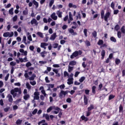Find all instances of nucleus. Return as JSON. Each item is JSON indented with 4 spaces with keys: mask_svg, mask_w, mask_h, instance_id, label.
I'll list each match as a JSON object with an SVG mask.
<instances>
[{
    "mask_svg": "<svg viewBox=\"0 0 125 125\" xmlns=\"http://www.w3.org/2000/svg\"><path fill=\"white\" fill-rule=\"evenodd\" d=\"M114 98H115V95L111 94L108 97V100L110 101V100H112V99H114Z\"/></svg>",
    "mask_w": 125,
    "mask_h": 125,
    "instance_id": "cd10ccee",
    "label": "nucleus"
},
{
    "mask_svg": "<svg viewBox=\"0 0 125 125\" xmlns=\"http://www.w3.org/2000/svg\"><path fill=\"white\" fill-rule=\"evenodd\" d=\"M53 3H54V0H51L49 4V7H51Z\"/></svg>",
    "mask_w": 125,
    "mask_h": 125,
    "instance_id": "37998d69",
    "label": "nucleus"
},
{
    "mask_svg": "<svg viewBox=\"0 0 125 125\" xmlns=\"http://www.w3.org/2000/svg\"><path fill=\"white\" fill-rule=\"evenodd\" d=\"M119 113H124V106L122 104L119 106Z\"/></svg>",
    "mask_w": 125,
    "mask_h": 125,
    "instance_id": "4be33fe9",
    "label": "nucleus"
},
{
    "mask_svg": "<svg viewBox=\"0 0 125 125\" xmlns=\"http://www.w3.org/2000/svg\"><path fill=\"white\" fill-rule=\"evenodd\" d=\"M96 86L94 85L92 86V93H93V94H95V93H96Z\"/></svg>",
    "mask_w": 125,
    "mask_h": 125,
    "instance_id": "412c9836",
    "label": "nucleus"
},
{
    "mask_svg": "<svg viewBox=\"0 0 125 125\" xmlns=\"http://www.w3.org/2000/svg\"><path fill=\"white\" fill-rule=\"evenodd\" d=\"M34 100H40V92H35L34 93Z\"/></svg>",
    "mask_w": 125,
    "mask_h": 125,
    "instance_id": "423d86ee",
    "label": "nucleus"
},
{
    "mask_svg": "<svg viewBox=\"0 0 125 125\" xmlns=\"http://www.w3.org/2000/svg\"><path fill=\"white\" fill-rule=\"evenodd\" d=\"M15 92H19V94H21L22 92L21 91V88L18 87H16L14 89L11 90V94L13 95L14 98H15L17 96V93Z\"/></svg>",
    "mask_w": 125,
    "mask_h": 125,
    "instance_id": "f03ea898",
    "label": "nucleus"
},
{
    "mask_svg": "<svg viewBox=\"0 0 125 125\" xmlns=\"http://www.w3.org/2000/svg\"><path fill=\"white\" fill-rule=\"evenodd\" d=\"M21 101L22 100L21 99H18L15 102V103H16V104H19Z\"/></svg>",
    "mask_w": 125,
    "mask_h": 125,
    "instance_id": "de8ad7c7",
    "label": "nucleus"
},
{
    "mask_svg": "<svg viewBox=\"0 0 125 125\" xmlns=\"http://www.w3.org/2000/svg\"><path fill=\"white\" fill-rule=\"evenodd\" d=\"M83 101L84 105H87L88 104V99H87V97L85 95H83Z\"/></svg>",
    "mask_w": 125,
    "mask_h": 125,
    "instance_id": "6e6552de",
    "label": "nucleus"
},
{
    "mask_svg": "<svg viewBox=\"0 0 125 125\" xmlns=\"http://www.w3.org/2000/svg\"><path fill=\"white\" fill-rule=\"evenodd\" d=\"M7 98H8V101L10 103H12L13 101V98H12V96L10 95V94H9L7 96Z\"/></svg>",
    "mask_w": 125,
    "mask_h": 125,
    "instance_id": "9b49d317",
    "label": "nucleus"
},
{
    "mask_svg": "<svg viewBox=\"0 0 125 125\" xmlns=\"http://www.w3.org/2000/svg\"><path fill=\"white\" fill-rule=\"evenodd\" d=\"M81 119H82V121H84V122H87V121H88V118L85 117L84 115L82 116Z\"/></svg>",
    "mask_w": 125,
    "mask_h": 125,
    "instance_id": "aec40b11",
    "label": "nucleus"
},
{
    "mask_svg": "<svg viewBox=\"0 0 125 125\" xmlns=\"http://www.w3.org/2000/svg\"><path fill=\"white\" fill-rule=\"evenodd\" d=\"M30 23L31 25H34V24H35L36 26H38V25H39V22H38V21H37V20H36V19H33L31 21Z\"/></svg>",
    "mask_w": 125,
    "mask_h": 125,
    "instance_id": "0eeeda50",
    "label": "nucleus"
},
{
    "mask_svg": "<svg viewBox=\"0 0 125 125\" xmlns=\"http://www.w3.org/2000/svg\"><path fill=\"white\" fill-rule=\"evenodd\" d=\"M64 77H69V73L67 71H64L63 72Z\"/></svg>",
    "mask_w": 125,
    "mask_h": 125,
    "instance_id": "864d4df0",
    "label": "nucleus"
},
{
    "mask_svg": "<svg viewBox=\"0 0 125 125\" xmlns=\"http://www.w3.org/2000/svg\"><path fill=\"white\" fill-rule=\"evenodd\" d=\"M14 35V33L13 32H11V33L10 32H5L3 34V36L4 38H7L8 37H9V38H11L13 37V35Z\"/></svg>",
    "mask_w": 125,
    "mask_h": 125,
    "instance_id": "39448f33",
    "label": "nucleus"
},
{
    "mask_svg": "<svg viewBox=\"0 0 125 125\" xmlns=\"http://www.w3.org/2000/svg\"><path fill=\"white\" fill-rule=\"evenodd\" d=\"M32 2L34 4V5H35L36 8H38V7H39V2H37L36 0H33L32 1Z\"/></svg>",
    "mask_w": 125,
    "mask_h": 125,
    "instance_id": "5701e85b",
    "label": "nucleus"
},
{
    "mask_svg": "<svg viewBox=\"0 0 125 125\" xmlns=\"http://www.w3.org/2000/svg\"><path fill=\"white\" fill-rule=\"evenodd\" d=\"M28 98H30V95L29 94L24 95L23 96V99H24V100H28Z\"/></svg>",
    "mask_w": 125,
    "mask_h": 125,
    "instance_id": "c85d7f7f",
    "label": "nucleus"
},
{
    "mask_svg": "<svg viewBox=\"0 0 125 125\" xmlns=\"http://www.w3.org/2000/svg\"><path fill=\"white\" fill-rule=\"evenodd\" d=\"M53 87H54V84H49V89H48V90H49V88H53Z\"/></svg>",
    "mask_w": 125,
    "mask_h": 125,
    "instance_id": "6e6d98bb",
    "label": "nucleus"
},
{
    "mask_svg": "<svg viewBox=\"0 0 125 125\" xmlns=\"http://www.w3.org/2000/svg\"><path fill=\"white\" fill-rule=\"evenodd\" d=\"M8 78H9V73H8L7 75L5 77V82H7V81H8Z\"/></svg>",
    "mask_w": 125,
    "mask_h": 125,
    "instance_id": "13d9d810",
    "label": "nucleus"
},
{
    "mask_svg": "<svg viewBox=\"0 0 125 125\" xmlns=\"http://www.w3.org/2000/svg\"><path fill=\"white\" fill-rule=\"evenodd\" d=\"M13 10H14L13 7L11 8L9 10V14H11V15H13V14H14Z\"/></svg>",
    "mask_w": 125,
    "mask_h": 125,
    "instance_id": "e433bc0d",
    "label": "nucleus"
},
{
    "mask_svg": "<svg viewBox=\"0 0 125 125\" xmlns=\"http://www.w3.org/2000/svg\"><path fill=\"white\" fill-rule=\"evenodd\" d=\"M121 33L122 34H124V35L125 34V26L123 25L121 29Z\"/></svg>",
    "mask_w": 125,
    "mask_h": 125,
    "instance_id": "c756f323",
    "label": "nucleus"
},
{
    "mask_svg": "<svg viewBox=\"0 0 125 125\" xmlns=\"http://www.w3.org/2000/svg\"><path fill=\"white\" fill-rule=\"evenodd\" d=\"M10 65L11 66H15V65H16V62H11L10 63Z\"/></svg>",
    "mask_w": 125,
    "mask_h": 125,
    "instance_id": "0e129e2a",
    "label": "nucleus"
},
{
    "mask_svg": "<svg viewBox=\"0 0 125 125\" xmlns=\"http://www.w3.org/2000/svg\"><path fill=\"white\" fill-rule=\"evenodd\" d=\"M25 10H23L22 12L23 15H28L29 10H28V8H25Z\"/></svg>",
    "mask_w": 125,
    "mask_h": 125,
    "instance_id": "a211bd4d",
    "label": "nucleus"
},
{
    "mask_svg": "<svg viewBox=\"0 0 125 125\" xmlns=\"http://www.w3.org/2000/svg\"><path fill=\"white\" fill-rule=\"evenodd\" d=\"M60 88H61V89H64V88H65V84H62L60 85Z\"/></svg>",
    "mask_w": 125,
    "mask_h": 125,
    "instance_id": "e2e57ef3",
    "label": "nucleus"
},
{
    "mask_svg": "<svg viewBox=\"0 0 125 125\" xmlns=\"http://www.w3.org/2000/svg\"><path fill=\"white\" fill-rule=\"evenodd\" d=\"M93 109H94V105H93V104H91L90 105V106L88 107L87 111H88L89 112H90V111H91L92 110H93Z\"/></svg>",
    "mask_w": 125,
    "mask_h": 125,
    "instance_id": "2eb2a0df",
    "label": "nucleus"
},
{
    "mask_svg": "<svg viewBox=\"0 0 125 125\" xmlns=\"http://www.w3.org/2000/svg\"><path fill=\"white\" fill-rule=\"evenodd\" d=\"M35 77L36 75L33 74L31 77H29V80L30 81H34V80H35Z\"/></svg>",
    "mask_w": 125,
    "mask_h": 125,
    "instance_id": "a19ab883",
    "label": "nucleus"
},
{
    "mask_svg": "<svg viewBox=\"0 0 125 125\" xmlns=\"http://www.w3.org/2000/svg\"><path fill=\"white\" fill-rule=\"evenodd\" d=\"M16 124V125H21V124H22V120L20 119H18V120H17Z\"/></svg>",
    "mask_w": 125,
    "mask_h": 125,
    "instance_id": "72a5a7b5",
    "label": "nucleus"
},
{
    "mask_svg": "<svg viewBox=\"0 0 125 125\" xmlns=\"http://www.w3.org/2000/svg\"><path fill=\"white\" fill-rule=\"evenodd\" d=\"M45 123V120H42L38 123V125H41V124Z\"/></svg>",
    "mask_w": 125,
    "mask_h": 125,
    "instance_id": "774afa93",
    "label": "nucleus"
},
{
    "mask_svg": "<svg viewBox=\"0 0 125 125\" xmlns=\"http://www.w3.org/2000/svg\"><path fill=\"white\" fill-rule=\"evenodd\" d=\"M62 12H61L60 10H58L56 12V14L59 18H62Z\"/></svg>",
    "mask_w": 125,
    "mask_h": 125,
    "instance_id": "f3484780",
    "label": "nucleus"
},
{
    "mask_svg": "<svg viewBox=\"0 0 125 125\" xmlns=\"http://www.w3.org/2000/svg\"><path fill=\"white\" fill-rule=\"evenodd\" d=\"M52 109H53V106H50L47 109V112L49 113L51 112L52 110Z\"/></svg>",
    "mask_w": 125,
    "mask_h": 125,
    "instance_id": "79ce46f5",
    "label": "nucleus"
},
{
    "mask_svg": "<svg viewBox=\"0 0 125 125\" xmlns=\"http://www.w3.org/2000/svg\"><path fill=\"white\" fill-rule=\"evenodd\" d=\"M110 6L112 9H115V3H114V2H112L111 3Z\"/></svg>",
    "mask_w": 125,
    "mask_h": 125,
    "instance_id": "3c124183",
    "label": "nucleus"
},
{
    "mask_svg": "<svg viewBox=\"0 0 125 125\" xmlns=\"http://www.w3.org/2000/svg\"><path fill=\"white\" fill-rule=\"evenodd\" d=\"M82 54H83V51L82 50H79V51H75L70 56V58L73 59V58H75V57L79 56V55H82Z\"/></svg>",
    "mask_w": 125,
    "mask_h": 125,
    "instance_id": "7ed1b4c3",
    "label": "nucleus"
},
{
    "mask_svg": "<svg viewBox=\"0 0 125 125\" xmlns=\"http://www.w3.org/2000/svg\"><path fill=\"white\" fill-rule=\"evenodd\" d=\"M101 59L102 60H103L104 58H105V55H106V52L105 51V50H102L101 53Z\"/></svg>",
    "mask_w": 125,
    "mask_h": 125,
    "instance_id": "1a4fd4ad",
    "label": "nucleus"
},
{
    "mask_svg": "<svg viewBox=\"0 0 125 125\" xmlns=\"http://www.w3.org/2000/svg\"><path fill=\"white\" fill-rule=\"evenodd\" d=\"M90 90L89 89H85V93L86 95H88L89 94Z\"/></svg>",
    "mask_w": 125,
    "mask_h": 125,
    "instance_id": "680f3d73",
    "label": "nucleus"
},
{
    "mask_svg": "<svg viewBox=\"0 0 125 125\" xmlns=\"http://www.w3.org/2000/svg\"><path fill=\"white\" fill-rule=\"evenodd\" d=\"M68 72L69 73H71V72H72V71H73V66H68Z\"/></svg>",
    "mask_w": 125,
    "mask_h": 125,
    "instance_id": "8fccbe9b",
    "label": "nucleus"
},
{
    "mask_svg": "<svg viewBox=\"0 0 125 125\" xmlns=\"http://www.w3.org/2000/svg\"><path fill=\"white\" fill-rule=\"evenodd\" d=\"M38 112V109H35L34 111H32V115H36Z\"/></svg>",
    "mask_w": 125,
    "mask_h": 125,
    "instance_id": "5fc2aeb1",
    "label": "nucleus"
},
{
    "mask_svg": "<svg viewBox=\"0 0 125 125\" xmlns=\"http://www.w3.org/2000/svg\"><path fill=\"white\" fill-rule=\"evenodd\" d=\"M58 43H55L54 44H53V47H54V48H57V47H58Z\"/></svg>",
    "mask_w": 125,
    "mask_h": 125,
    "instance_id": "4d7b16f0",
    "label": "nucleus"
},
{
    "mask_svg": "<svg viewBox=\"0 0 125 125\" xmlns=\"http://www.w3.org/2000/svg\"><path fill=\"white\" fill-rule=\"evenodd\" d=\"M111 16V13L110 12H106L105 14V11L102 9L101 11V19H104L105 22H108V18Z\"/></svg>",
    "mask_w": 125,
    "mask_h": 125,
    "instance_id": "f257e3e1",
    "label": "nucleus"
},
{
    "mask_svg": "<svg viewBox=\"0 0 125 125\" xmlns=\"http://www.w3.org/2000/svg\"><path fill=\"white\" fill-rule=\"evenodd\" d=\"M103 43H104V42L102 40H99L97 43L98 45H101L103 44Z\"/></svg>",
    "mask_w": 125,
    "mask_h": 125,
    "instance_id": "2f4dec72",
    "label": "nucleus"
},
{
    "mask_svg": "<svg viewBox=\"0 0 125 125\" xmlns=\"http://www.w3.org/2000/svg\"><path fill=\"white\" fill-rule=\"evenodd\" d=\"M118 13H119V10H114L113 11V14H114V15H117V14H118Z\"/></svg>",
    "mask_w": 125,
    "mask_h": 125,
    "instance_id": "052dcab7",
    "label": "nucleus"
},
{
    "mask_svg": "<svg viewBox=\"0 0 125 125\" xmlns=\"http://www.w3.org/2000/svg\"><path fill=\"white\" fill-rule=\"evenodd\" d=\"M117 37L119 39L122 38V32L121 31H117Z\"/></svg>",
    "mask_w": 125,
    "mask_h": 125,
    "instance_id": "f704fd0d",
    "label": "nucleus"
},
{
    "mask_svg": "<svg viewBox=\"0 0 125 125\" xmlns=\"http://www.w3.org/2000/svg\"><path fill=\"white\" fill-rule=\"evenodd\" d=\"M68 93H69V90H61L59 94V97L60 98H62V97H63V95H64V96H65L68 95Z\"/></svg>",
    "mask_w": 125,
    "mask_h": 125,
    "instance_id": "20e7f679",
    "label": "nucleus"
},
{
    "mask_svg": "<svg viewBox=\"0 0 125 125\" xmlns=\"http://www.w3.org/2000/svg\"><path fill=\"white\" fill-rule=\"evenodd\" d=\"M17 15L15 16L13 18V22H16V21H17Z\"/></svg>",
    "mask_w": 125,
    "mask_h": 125,
    "instance_id": "603ef678",
    "label": "nucleus"
},
{
    "mask_svg": "<svg viewBox=\"0 0 125 125\" xmlns=\"http://www.w3.org/2000/svg\"><path fill=\"white\" fill-rule=\"evenodd\" d=\"M30 83L32 85H36V84H37V82H36L35 81H33V82H30Z\"/></svg>",
    "mask_w": 125,
    "mask_h": 125,
    "instance_id": "bf43d9fd",
    "label": "nucleus"
},
{
    "mask_svg": "<svg viewBox=\"0 0 125 125\" xmlns=\"http://www.w3.org/2000/svg\"><path fill=\"white\" fill-rule=\"evenodd\" d=\"M69 33H70V34H72V35H73V36H76L77 35L76 32H75V31H74V29L72 28H70L69 29Z\"/></svg>",
    "mask_w": 125,
    "mask_h": 125,
    "instance_id": "6ab92c4d",
    "label": "nucleus"
},
{
    "mask_svg": "<svg viewBox=\"0 0 125 125\" xmlns=\"http://www.w3.org/2000/svg\"><path fill=\"white\" fill-rule=\"evenodd\" d=\"M51 18H52V19H53V20H57V19L58 18L57 17V16H56V14L55 13H53L51 15Z\"/></svg>",
    "mask_w": 125,
    "mask_h": 125,
    "instance_id": "ddd939ff",
    "label": "nucleus"
},
{
    "mask_svg": "<svg viewBox=\"0 0 125 125\" xmlns=\"http://www.w3.org/2000/svg\"><path fill=\"white\" fill-rule=\"evenodd\" d=\"M83 33L85 37H87V29H86V28L84 29Z\"/></svg>",
    "mask_w": 125,
    "mask_h": 125,
    "instance_id": "c03bdc74",
    "label": "nucleus"
},
{
    "mask_svg": "<svg viewBox=\"0 0 125 125\" xmlns=\"http://www.w3.org/2000/svg\"><path fill=\"white\" fill-rule=\"evenodd\" d=\"M120 29H121V26L119 24H116L114 27V31H116V32H119Z\"/></svg>",
    "mask_w": 125,
    "mask_h": 125,
    "instance_id": "dca6fc26",
    "label": "nucleus"
},
{
    "mask_svg": "<svg viewBox=\"0 0 125 125\" xmlns=\"http://www.w3.org/2000/svg\"><path fill=\"white\" fill-rule=\"evenodd\" d=\"M47 45H48V43H47L42 42L41 43V47H42V48H44V49H46V47L45 46H47Z\"/></svg>",
    "mask_w": 125,
    "mask_h": 125,
    "instance_id": "9d476101",
    "label": "nucleus"
},
{
    "mask_svg": "<svg viewBox=\"0 0 125 125\" xmlns=\"http://www.w3.org/2000/svg\"><path fill=\"white\" fill-rule=\"evenodd\" d=\"M85 43L87 46H90L91 45L90 42L88 40H86L85 42Z\"/></svg>",
    "mask_w": 125,
    "mask_h": 125,
    "instance_id": "ea45409f",
    "label": "nucleus"
},
{
    "mask_svg": "<svg viewBox=\"0 0 125 125\" xmlns=\"http://www.w3.org/2000/svg\"><path fill=\"white\" fill-rule=\"evenodd\" d=\"M53 109L55 110L56 111H58V112L60 111V108L58 107V106H53Z\"/></svg>",
    "mask_w": 125,
    "mask_h": 125,
    "instance_id": "473e14b6",
    "label": "nucleus"
},
{
    "mask_svg": "<svg viewBox=\"0 0 125 125\" xmlns=\"http://www.w3.org/2000/svg\"><path fill=\"white\" fill-rule=\"evenodd\" d=\"M25 66L27 68H28V67H31V66H32V63L31 62H28L26 63Z\"/></svg>",
    "mask_w": 125,
    "mask_h": 125,
    "instance_id": "4c0bfd02",
    "label": "nucleus"
},
{
    "mask_svg": "<svg viewBox=\"0 0 125 125\" xmlns=\"http://www.w3.org/2000/svg\"><path fill=\"white\" fill-rule=\"evenodd\" d=\"M67 84H69V85L71 84H73L74 83V78H68L67 80Z\"/></svg>",
    "mask_w": 125,
    "mask_h": 125,
    "instance_id": "f8f14e48",
    "label": "nucleus"
},
{
    "mask_svg": "<svg viewBox=\"0 0 125 125\" xmlns=\"http://www.w3.org/2000/svg\"><path fill=\"white\" fill-rule=\"evenodd\" d=\"M66 102L67 103H71V102H72V100L71 99V98H68L66 99Z\"/></svg>",
    "mask_w": 125,
    "mask_h": 125,
    "instance_id": "69168bd1",
    "label": "nucleus"
},
{
    "mask_svg": "<svg viewBox=\"0 0 125 125\" xmlns=\"http://www.w3.org/2000/svg\"><path fill=\"white\" fill-rule=\"evenodd\" d=\"M26 86L28 89H31V85H30V83H26Z\"/></svg>",
    "mask_w": 125,
    "mask_h": 125,
    "instance_id": "09e8293b",
    "label": "nucleus"
},
{
    "mask_svg": "<svg viewBox=\"0 0 125 125\" xmlns=\"http://www.w3.org/2000/svg\"><path fill=\"white\" fill-rule=\"evenodd\" d=\"M116 65H119L121 63V60L120 59L116 58L115 61Z\"/></svg>",
    "mask_w": 125,
    "mask_h": 125,
    "instance_id": "393cba45",
    "label": "nucleus"
},
{
    "mask_svg": "<svg viewBox=\"0 0 125 125\" xmlns=\"http://www.w3.org/2000/svg\"><path fill=\"white\" fill-rule=\"evenodd\" d=\"M37 35H38V36H39V37L40 38H43V34H42V33L41 32H38Z\"/></svg>",
    "mask_w": 125,
    "mask_h": 125,
    "instance_id": "7c9ffc66",
    "label": "nucleus"
},
{
    "mask_svg": "<svg viewBox=\"0 0 125 125\" xmlns=\"http://www.w3.org/2000/svg\"><path fill=\"white\" fill-rule=\"evenodd\" d=\"M84 80H85V77L83 76L79 79V82L80 83H83V81H84Z\"/></svg>",
    "mask_w": 125,
    "mask_h": 125,
    "instance_id": "c9c22d12",
    "label": "nucleus"
},
{
    "mask_svg": "<svg viewBox=\"0 0 125 125\" xmlns=\"http://www.w3.org/2000/svg\"><path fill=\"white\" fill-rule=\"evenodd\" d=\"M110 41L113 42H117V39H116V38L113 36L110 37Z\"/></svg>",
    "mask_w": 125,
    "mask_h": 125,
    "instance_id": "a878e982",
    "label": "nucleus"
},
{
    "mask_svg": "<svg viewBox=\"0 0 125 125\" xmlns=\"http://www.w3.org/2000/svg\"><path fill=\"white\" fill-rule=\"evenodd\" d=\"M76 64H77V62L75 61H72L69 62L70 66H75Z\"/></svg>",
    "mask_w": 125,
    "mask_h": 125,
    "instance_id": "b1692460",
    "label": "nucleus"
},
{
    "mask_svg": "<svg viewBox=\"0 0 125 125\" xmlns=\"http://www.w3.org/2000/svg\"><path fill=\"white\" fill-rule=\"evenodd\" d=\"M76 19H82V17L81 16V13H78V15L76 16Z\"/></svg>",
    "mask_w": 125,
    "mask_h": 125,
    "instance_id": "a18cd8bd",
    "label": "nucleus"
},
{
    "mask_svg": "<svg viewBox=\"0 0 125 125\" xmlns=\"http://www.w3.org/2000/svg\"><path fill=\"white\" fill-rule=\"evenodd\" d=\"M92 35L94 38H96L97 37V32L96 31H94L93 32H92Z\"/></svg>",
    "mask_w": 125,
    "mask_h": 125,
    "instance_id": "58836bf2",
    "label": "nucleus"
},
{
    "mask_svg": "<svg viewBox=\"0 0 125 125\" xmlns=\"http://www.w3.org/2000/svg\"><path fill=\"white\" fill-rule=\"evenodd\" d=\"M47 52L45 51H43V52H42L40 54L42 56V57H45V54H47Z\"/></svg>",
    "mask_w": 125,
    "mask_h": 125,
    "instance_id": "bb28decb",
    "label": "nucleus"
},
{
    "mask_svg": "<svg viewBox=\"0 0 125 125\" xmlns=\"http://www.w3.org/2000/svg\"><path fill=\"white\" fill-rule=\"evenodd\" d=\"M26 41H27V38L25 36H24L23 37L22 41L24 42V43H25V44H27V43H26Z\"/></svg>",
    "mask_w": 125,
    "mask_h": 125,
    "instance_id": "49530a36",
    "label": "nucleus"
},
{
    "mask_svg": "<svg viewBox=\"0 0 125 125\" xmlns=\"http://www.w3.org/2000/svg\"><path fill=\"white\" fill-rule=\"evenodd\" d=\"M41 92H42V94H43L44 97L46 96V93H45V91L44 90V89L42 90L41 91Z\"/></svg>",
    "mask_w": 125,
    "mask_h": 125,
    "instance_id": "338daca9",
    "label": "nucleus"
},
{
    "mask_svg": "<svg viewBox=\"0 0 125 125\" xmlns=\"http://www.w3.org/2000/svg\"><path fill=\"white\" fill-rule=\"evenodd\" d=\"M57 37L56 33H53L50 37V40H51V41H54Z\"/></svg>",
    "mask_w": 125,
    "mask_h": 125,
    "instance_id": "4468645a",
    "label": "nucleus"
}]
</instances>
